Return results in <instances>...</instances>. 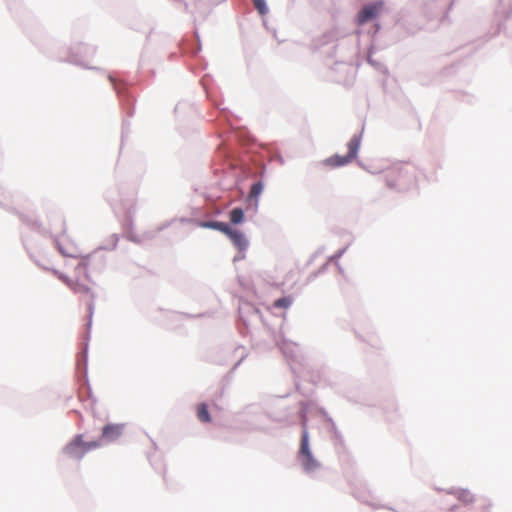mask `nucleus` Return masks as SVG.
I'll return each mask as SVG.
<instances>
[{
  "label": "nucleus",
  "instance_id": "13",
  "mask_svg": "<svg viewBox=\"0 0 512 512\" xmlns=\"http://www.w3.org/2000/svg\"><path fill=\"white\" fill-rule=\"evenodd\" d=\"M293 298L291 296L282 297L274 301L273 306L275 308L287 309L291 306Z\"/></svg>",
  "mask_w": 512,
  "mask_h": 512
},
{
  "label": "nucleus",
  "instance_id": "1",
  "mask_svg": "<svg viewBox=\"0 0 512 512\" xmlns=\"http://www.w3.org/2000/svg\"><path fill=\"white\" fill-rule=\"evenodd\" d=\"M95 256L89 255L81 257L76 268L74 277L67 275H59V278L66 283L74 293L80 295L84 300L87 301L89 310L92 309V303L95 299L94 283L87 276L88 270L93 266L96 269Z\"/></svg>",
  "mask_w": 512,
  "mask_h": 512
},
{
  "label": "nucleus",
  "instance_id": "16",
  "mask_svg": "<svg viewBox=\"0 0 512 512\" xmlns=\"http://www.w3.org/2000/svg\"><path fill=\"white\" fill-rule=\"evenodd\" d=\"M254 6L262 15L267 12L266 3L264 0H254Z\"/></svg>",
  "mask_w": 512,
  "mask_h": 512
},
{
  "label": "nucleus",
  "instance_id": "2",
  "mask_svg": "<svg viewBox=\"0 0 512 512\" xmlns=\"http://www.w3.org/2000/svg\"><path fill=\"white\" fill-rule=\"evenodd\" d=\"M417 182V171L413 167L397 165L386 174V184L389 188L398 191H407Z\"/></svg>",
  "mask_w": 512,
  "mask_h": 512
},
{
  "label": "nucleus",
  "instance_id": "4",
  "mask_svg": "<svg viewBox=\"0 0 512 512\" xmlns=\"http://www.w3.org/2000/svg\"><path fill=\"white\" fill-rule=\"evenodd\" d=\"M303 427H304V429H303L302 437H301L299 457H300L301 464H302L303 468L306 471H313L319 466V463L313 457V455L310 451L309 436H308V431L305 427V423H303Z\"/></svg>",
  "mask_w": 512,
  "mask_h": 512
},
{
  "label": "nucleus",
  "instance_id": "8",
  "mask_svg": "<svg viewBox=\"0 0 512 512\" xmlns=\"http://www.w3.org/2000/svg\"><path fill=\"white\" fill-rule=\"evenodd\" d=\"M123 430L122 424H107L102 429L101 439L104 442H114L122 436Z\"/></svg>",
  "mask_w": 512,
  "mask_h": 512
},
{
  "label": "nucleus",
  "instance_id": "6",
  "mask_svg": "<svg viewBox=\"0 0 512 512\" xmlns=\"http://www.w3.org/2000/svg\"><path fill=\"white\" fill-rule=\"evenodd\" d=\"M382 8L381 3H375L371 5H366L362 8V10L357 15V24L363 25L371 19L376 18Z\"/></svg>",
  "mask_w": 512,
  "mask_h": 512
},
{
  "label": "nucleus",
  "instance_id": "5",
  "mask_svg": "<svg viewBox=\"0 0 512 512\" xmlns=\"http://www.w3.org/2000/svg\"><path fill=\"white\" fill-rule=\"evenodd\" d=\"M59 251L68 257L81 258L77 244L64 232L56 240Z\"/></svg>",
  "mask_w": 512,
  "mask_h": 512
},
{
  "label": "nucleus",
  "instance_id": "11",
  "mask_svg": "<svg viewBox=\"0 0 512 512\" xmlns=\"http://www.w3.org/2000/svg\"><path fill=\"white\" fill-rule=\"evenodd\" d=\"M197 417L201 422L208 423L211 421L210 414L208 412L207 405L201 403L197 407Z\"/></svg>",
  "mask_w": 512,
  "mask_h": 512
},
{
  "label": "nucleus",
  "instance_id": "15",
  "mask_svg": "<svg viewBox=\"0 0 512 512\" xmlns=\"http://www.w3.org/2000/svg\"><path fill=\"white\" fill-rule=\"evenodd\" d=\"M100 445H101V443L98 441H90V442L83 441V447H84L85 454L92 449H96V448L100 447Z\"/></svg>",
  "mask_w": 512,
  "mask_h": 512
},
{
  "label": "nucleus",
  "instance_id": "3",
  "mask_svg": "<svg viewBox=\"0 0 512 512\" xmlns=\"http://www.w3.org/2000/svg\"><path fill=\"white\" fill-rule=\"evenodd\" d=\"M360 147V137L353 136L347 143L348 153L345 156L333 155L324 160V164L331 168L341 167L352 162Z\"/></svg>",
  "mask_w": 512,
  "mask_h": 512
},
{
  "label": "nucleus",
  "instance_id": "14",
  "mask_svg": "<svg viewBox=\"0 0 512 512\" xmlns=\"http://www.w3.org/2000/svg\"><path fill=\"white\" fill-rule=\"evenodd\" d=\"M262 190H263V185L261 182L254 183L250 189V197H252V198L258 197L262 193Z\"/></svg>",
  "mask_w": 512,
  "mask_h": 512
},
{
  "label": "nucleus",
  "instance_id": "10",
  "mask_svg": "<svg viewBox=\"0 0 512 512\" xmlns=\"http://www.w3.org/2000/svg\"><path fill=\"white\" fill-rule=\"evenodd\" d=\"M205 226L211 227L215 230H218L227 236H229L230 232L233 229L227 223H224V222H210V223L205 224Z\"/></svg>",
  "mask_w": 512,
  "mask_h": 512
},
{
  "label": "nucleus",
  "instance_id": "9",
  "mask_svg": "<svg viewBox=\"0 0 512 512\" xmlns=\"http://www.w3.org/2000/svg\"><path fill=\"white\" fill-rule=\"evenodd\" d=\"M228 237L238 250L244 251L248 247V241L240 230L233 228Z\"/></svg>",
  "mask_w": 512,
  "mask_h": 512
},
{
  "label": "nucleus",
  "instance_id": "12",
  "mask_svg": "<svg viewBox=\"0 0 512 512\" xmlns=\"http://www.w3.org/2000/svg\"><path fill=\"white\" fill-rule=\"evenodd\" d=\"M244 220V212L241 208H234L230 212V221L233 224H240Z\"/></svg>",
  "mask_w": 512,
  "mask_h": 512
},
{
  "label": "nucleus",
  "instance_id": "7",
  "mask_svg": "<svg viewBox=\"0 0 512 512\" xmlns=\"http://www.w3.org/2000/svg\"><path fill=\"white\" fill-rule=\"evenodd\" d=\"M64 453L70 458H82L85 455L82 436L77 435L69 444H67L64 448Z\"/></svg>",
  "mask_w": 512,
  "mask_h": 512
}]
</instances>
